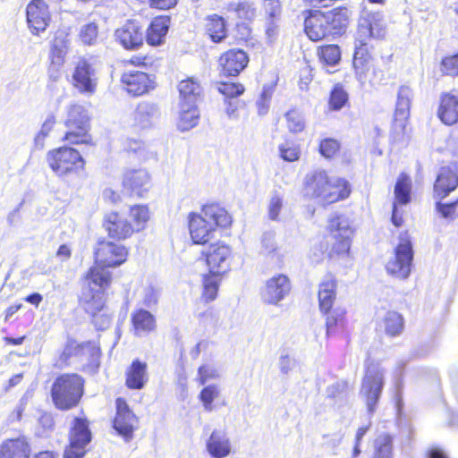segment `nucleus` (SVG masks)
Segmentation results:
<instances>
[{
	"label": "nucleus",
	"mask_w": 458,
	"mask_h": 458,
	"mask_svg": "<svg viewBox=\"0 0 458 458\" xmlns=\"http://www.w3.org/2000/svg\"><path fill=\"white\" fill-rule=\"evenodd\" d=\"M151 218L147 204H132L127 212L113 209L103 215L101 226L109 240L123 242L143 232Z\"/></svg>",
	"instance_id": "nucleus-1"
},
{
	"label": "nucleus",
	"mask_w": 458,
	"mask_h": 458,
	"mask_svg": "<svg viewBox=\"0 0 458 458\" xmlns=\"http://www.w3.org/2000/svg\"><path fill=\"white\" fill-rule=\"evenodd\" d=\"M232 223L228 211L216 203L203 205L200 213L191 212L188 215L189 233L195 245L207 244L216 229L230 227Z\"/></svg>",
	"instance_id": "nucleus-2"
},
{
	"label": "nucleus",
	"mask_w": 458,
	"mask_h": 458,
	"mask_svg": "<svg viewBox=\"0 0 458 458\" xmlns=\"http://www.w3.org/2000/svg\"><path fill=\"white\" fill-rule=\"evenodd\" d=\"M303 189L307 195L318 199L323 205H330L347 199L352 187L343 177H332L326 170L318 169L306 174Z\"/></svg>",
	"instance_id": "nucleus-3"
},
{
	"label": "nucleus",
	"mask_w": 458,
	"mask_h": 458,
	"mask_svg": "<svg viewBox=\"0 0 458 458\" xmlns=\"http://www.w3.org/2000/svg\"><path fill=\"white\" fill-rule=\"evenodd\" d=\"M86 379L75 372L58 374L50 387V397L55 408L61 411L75 409L85 394Z\"/></svg>",
	"instance_id": "nucleus-4"
},
{
	"label": "nucleus",
	"mask_w": 458,
	"mask_h": 458,
	"mask_svg": "<svg viewBox=\"0 0 458 458\" xmlns=\"http://www.w3.org/2000/svg\"><path fill=\"white\" fill-rule=\"evenodd\" d=\"M327 231L329 241L319 244V249L328 259H341L348 257L351 251L354 230L349 220L341 215H334L327 221Z\"/></svg>",
	"instance_id": "nucleus-5"
},
{
	"label": "nucleus",
	"mask_w": 458,
	"mask_h": 458,
	"mask_svg": "<svg viewBox=\"0 0 458 458\" xmlns=\"http://www.w3.org/2000/svg\"><path fill=\"white\" fill-rule=\"evenodd\" d=\"M46 161L57 176L79 174L85 170L86 161L81 152L71 146H60L47 151Z\"/></svg>",
	"instance_id": "nucleus-6"
},
{
	"label": "nucleus",
	"mask_w": 458,
	"mask_h": 458,
	"mask_svg": "<svg viewBox=\"0 0 458 458\" xmlns=\"http://www.w3.org/2000/svg\"><path fill=\"white\" fill-rule=\"evenodd\" d=\"M64 124L66 131L61 139L62 141L71 146L92 145L89 117L82 106H70Z\"/></svg>",
	"instance_id": "nucleus-7"
},
{
	"label": "nucleus",
	"mask_w": 458,
	"mask_h": 458,
	"mask_svg": "<svg viewBox=\"0 0 458 458\" xmlns=\"http://www.w3.org/2000/svg\"><path fill=\"white\" fill-rule=\"evenodd\" d=\"M373 47L366 38L357 37L354 41L352 68L357 80L362 83L373 84L377 81Z\"/></svg>",
	"instance_id": "nucleus-8"
},
{
	"label": "nucleus",
	"mask_w": 458,
	"mask_h": 458,
	"mask_svg": "<svg viewBox=\"0 0 458 458\" xmlns=\"http://www.w3.org/2000/svg\"><path fill=\"white\" fill-rule=\"evenodd\" d=\"M413 249L407 233L402 234L399 242L394 250V256L386 264L388 275L394 278L404 280L411 272Z\"/></svg>",
	"instance_id": "nucleus-9"
},
{
	"label": "nucleus",
	"mask_w": 458,
	"mask_h": 458,
	"mask_svg": "<svg viewBox=\"0 0 458 458\" xmlns=\"http://www.w3.org/2000/svg\"><path fill=\"white\" fill-rule=\"evenodd\" d=\"M79 302L85 306V312L90 317L91 323L97 330H104L110 326L112 316L105 312L106 293H102V291L83 292Z\"/></svg>",
	"instance_id": "nucleus-10"
},
{
	"label": "nucleus",
	"mask_w": 458,
	"mask_h": 458,
	"mask_svg": "<svg viewBox=\"0 0 458 458\" xmlns=\"http://www.w3.org/2000/svg\"><path fill=\"white\" fill-rule=\"evenodd\" d=\"M69 33L64 30H57L50 42L48 53L47 74L50 80L57 81L66 62L70 50Z\"/></svg>",
	"instance_id": "nucleus-11"
},
{
	"label": "nucleus",
	"mask_w": 458,
	"mask_h": 458,
	"mask_svg": "<svg viewBox=\"0 0 458 458\" xmlns=\"http://www.w3.org/2000/svg\"><path fill=\"white\" fill-rule=\"evenodd\" d=\"M114 407L115 413L112 420V427L125 442H130L139 428V418L124 397L115 398Z\"/></svg>",
	"instance_id": "nucleus-12"
},
{
	"label": "nucleus",
	"mask_w": 458,
	"mask_h": 458,
	"mask_svg": "<svg viewBox=\"0 0 458 458\" xmlns=\"http://www.w3.org/2000/svg\"><path fill=\"white\" fill-rule=\"evenodd\" d=\"M384 387V371L377 363L369 362L365 369L361 383V393L365 398L369 412L376 411Z\"/></svg>",
	"instance_id": "nucleus-13"
},
{
	"label": "nucleus",
	"mask_w": 458,
	"mask_h": 458,
	"mask_svg": "<svg viewBox=\"0 0 458 458\" xmlns=\"http://www.w3.org/2000/svg\"><path fill=\"white\" fill-rule=\"evenodd\" d=\"M120 242L100 239L97 242L93 251L94 262L106 268L120 267L126 262L129 248Z\"/></svg>",
	"instance_id": "nucleus-14"
},
{
	"label": "nucleus",
	"mask_w": 458,
	"mask_h": 458,
	"mask_svg": "<svg viewBox=\"0 0 458 458\" xmlns=\"http://www.w3.org/2000/svg\"><path fill=\"white\" fill-rule=\"evenodd\" d=\"M250 55L244 49L231 47L223 51L216 59V70L223 78H236L249 66Z\"/></svg>",
	"instance_id": "nucleus-15"
},
{
	"label": "nucleus",
	"mask_w": 458,
	"mask_h": 458,
	"mask_svg": "<svg viewBox=\"0 0 458 458\" xmlns=\"http://www.w3.org/2000/svg\"><path fill=\"white\" fill-rule=\"evenodd\" d=\"M233 259L232 248L224 242L211 243L206 250H201L199 259L208 267V272L225 275L230 270Z\"/></svg>",
	"instance_id": "nucleus-16"
},
{
	"label": "nucleus",
	"mask_w": 458,
	"mask_h": 458,
	"mask_svg": "<svg viewBox=\"0 0 458 458\" xmlns=\"http://www.w3.org/2000/svg\"><path fill=\"white\" fill-rule=\"evenodd\" d=\"M120 83L122 89L132 98L148 95L157 87L154 74L139 70L124 71L121 74Z\"/></svg>",
	"instance_id": "nucleus-17"
},
{
	"label": "nucleus",
	"mask_w": 458,
	"mask_h": 458,
	"mask_svg": "<svg viewBox=\"0 0 458 458\" xmlns=\"http://www.w3.org/2000/svg\"><path fill=\"white\" fill-rule=\"evenodd\" d=\"M122 191L130 199H141L150 191L153 182L146 169H128L122 176Z\"/></svg>",
	"instance_id": "nucleus-18"
},
{
	"label": "nucleus",
	"mask_w": 458,
	"mask_h": 458,
	"mask_svg": "<svg viewBox=\"0 0 458 458\" xmlns=\"http://www.w3.org/2000/svg\"><path fill=\"white\" fill-rule=\"evenodd\" d=\"M72 85L81 93L93 94L97 89L98 78L93 64L86 57H80L72 73Z\"/></svg>",
	"instance_id": "nucleus-19"
},
{
	"label": "nucleus",
	"mask_w": 458,
	"mask_h": 458,
	"mask_svg": "<svg viewBox=\"0 0 458 458\" xmlns=\"http://www.w3.org/2000/svg\"><path fill=\"white\" fill-rule=\"evenodd\" d=\"M52 21L49 6L44 0H30L26 6V22L30 32L39 36Z\"/></svg>",
	"instance_id": "nucleus-20"
},
{
	"label": "nucleus",
	"mask_w": 458,
	"mask_h": 458,
	"mask_svg": "<svg viewBox=\"0 0 458 458\" xmlns=\"http://www.w3.org/2000/svg\"><path fill=\"white\" fill-rule=\"evenodd\" d=\"M216 89L225 99V112L229 117L238 114V112L244 108L245 102L238 99L244 94L245 86L233 81H220L216 82Z\"/></svg>",
	"instance_id": "nucleus-21"
},
{
	"label": "nucleus",
	"mask_w": 458,
	"mask_h": 458,
	"mask_svg": "<svg viewBox=\"0 0 458 458\" xmlns=\"http://www.w3.org/2000/svg\"><path fill=\"white\" fill-rule=\"evenodd\" d=\"M116 41L128 51H136L144 45L142 26L136 20H127L114 32Z\"/></svg>",
	"instance_id": "nucleus-22"
},
{
	"label": "nucleus",
	"mask_w": 458,
	"mask_h": 458,
	"mask_svg": "<svg viewBox=\"0 0 458 458\" xmlns=\"http://www.w3.org/2000/svg\"><path fill=\"white\" fill-rule=\"evenodd\" d=\"M413 99L412 89L408 85L399 87L393 116V127L395 131L403 132L411 114Z\"/></svg>",
	"instance_id": "nucleus-23"
},
{
	"label": "nucleus",
	"mask_w": 458,
	"mask_h": 458,
	"mask_svg": "<svg viewBox=\"0 0 458 458\" xmlns=\"http://www.w3.org/2000/svg\"><path fill=\"white\" fill-rule=\"evenodd\" d=\"M101 355V350L98 344L93 341H86L79 343L74 339L69 340L62 353L60 354V360L67 363L71 358H85L89 363H92L99 359Z\"/></svg>",
	"instance_id": "nucleus-24"
},
{
	"label": "nucleus",
	"mask_w": 458,
	"mask_h": 458,
	"mask_svg": "<svg viewBox=\"0 0 458 458\" xmlns=\"http://www.w3.org/2000/svg\"><path fill=\"white\" fill-rule=\"evenodd\" d=\"M437 116L439 121L446 126H452L458 123L457 89L445 91L439 95Z\"/></svg>",
	"instance_id": "nucleus-25"
},
{
	"label": "nucleus",
	"mask_w": 458,
	"mask_h": 458,
	"mask_svg": "<svg viewBox=\"0 0 458 458\" xmlns=\"http://www.w3.org/2000/svg\"><path fill=\"white\" fill-rule=\"evenodd\" d=\"M81 280L86 291H102V293H106L107 289L111 286L113 276L107 268L94 262L84 273Z\"/></svg>",
	"instance_id": "nucleus-26"
},
{
	"label": "nucleus",
	"mask_w": 458,
	"mask_h": 458,
	"mask_svg": "<svg viewBox=\"0 0 458 458\" xmlns=\"http://www.w3.org/2000/svg\"><path fill=\"white\" fill-rule=\"evenodd\" d=\"M32 446L29 437L21 434L0 443V458H31Z\"/></svg>",
	"instance_id": "nucleus-27"
},
{
	"label": "nucleus",
	"mask_w": 458,
	"mask_h": 458,
	"mask_svg": "<svg viewBox=\"0 0 458 458\" xmlns=\"http://www.w3.org/2000/svg\"><path fill=\"white\" fill-rule=\"evenodd\" d=\"M291 281L284 274H277L265 284L262 295L268 304H277L291 292Z\"/></svg>",
	"instance_id": "nucleus-28"
},
{
	"label": "nucleus",
	"mask_w": 458,
	"mask_h": 458,
	"mask_svg": "<svg viewBox=\"0 0 458 458\" xmlns=\"http://www.w3.org/2000/svg\"><path fill=\"white\" fill-rule=\"evenodd\" d=\"M203 31L211 43L221 44L228 38L229 24L224 16L211 13L204 18Z\"/></svg>",
	"instance_id": "nucleus-29"
},
{
	"label": "nucleus",
	"mask_w": 458,
	"mask_h": 458,
	"mask_svg": "<svg viewBox=\"0 0 458 458\" xmlns=\"http://www.w3.org/2000/svg\"><path fill=\"white\" fill-rule=\"evenodd\" d=\"M171 26V16L160 14L153 17L147 27L145 39L150 47H159L165 42Z\"/></svg>",
	"instance_id": "nucleus-30"
},
{
	"label": "nucleus",
	"mask_w": 458,
	"mask_h": 458,
	"mask_svg": "<svg viewBox=\"0 0 458 458\" xmlns=\"http://www.w3.org/2000/svg\"><path fill=\"white\" fill-rule=\"evenodd\" d=\"M386 27L380 12H369L361 17L358 26V37L366 38L367 41L372 38H380L385 36Z\"/></svg>",
	"instance_id": "nucleus-31"
},
{
	"label": "nucleus",
	"mask_w": 458,
	"mask_h": 458,
	"mask_svg": "<svg viewBox=\"0 0 458 458\" xmlns=\"http://www.w3.org/2000/svg\"><path fill=\"white\" fill-rule=\"evenodd\" d=\"M458 187V175L450 166H442L433 184V197L443 200Z\"/></svg>",
	"instance_id": "nucleus-32"
},
{
	"label": "nucleus",
	"mask_w": 458,
	"mask_h": 458,
	"mask_svg": "<svg viewBox=\"0 0 458 458\" xmlns=\"http://www.w3.org/2000/svg\"><path fill=\"white\" fill-rule=\"evenodd\" d=\"M337 280L332 273H327L318 284V301L321 313H328L336 300Z\"/></svg>",
	"instance_id": "nucleus-33"
},
{
	"label": "nucleus",
	"mask_w": 458,
	"mask_h": 458,
	"mask_svg": "<svg viewBox=\"0 0 458 458\" xmlns=\"http://www.w3.org/2000/svg\"><path fill=\"white\" fill-rule=\"evenodd\" d=\"M206 449L212 458H225L233 453L230 438L225 432L217 429L208 437Z\"/></svg>",
	"instance_id": "nucleus-34"
},
{
	"label": "nucleus",
	"mask_w": 458,
	"mask_h": 458,
	"mask_svg": "<svg viewBox=\"0 0 458 458\" xmlns=\"http://www.w3.org/2000/svg\"><path fill=\"white\" fill-rule=\"evenodd\" d=\"M148 381V364L138 359L125 371V386L130 390H141Z\"/></svg>",
	"instance_id": "nucleus-35"
},
{
	"label": "nucleus",
	"mask_w": 458,
	"mask_h": 458,
	"mask_svg": "<svg viewBox=\"0 0 458 458\" xmlns=\"http://www.w3.org/2000/svg\"><path fill=\"white\" fill-rule=\"evenodd\" d=\"M131 325L137 336L153 332L157 327L155 316L144 309H136L131 314Z\"/></svg>",
	"instance_id": "nucleus-36"
},
{
	"label": "nucleus",
	"mask_w": 458,
	"mask_h": 458,
	"mask_svg": "<svg viewBox=\"0 0 458 458\" xmlns=\"http://www.w3.org/2000/svg\"><path fill=\"white\" fill-rule=\"evenodd\" d=\"M178 91L180 95L179 104L196 105L203 94L199 81L194 77L182 80L178 83Z\"/></svg>",
	"instance_id": "nucleus-37"
},
{
	"label": "nucleus",
	"mask_w": 458,
	"mask_h": 458,
	"mask_svg": "<svg viewBox=\"0 0 458 458\" xmlns=\"http://www.w3.org/2000/svg\"><path fill=\"white\" fill-rule=\"evenodd\" d=\"M347 311L344 308L332 309L328 313H322L325 316L326 337L329 338L343 330L346 325Z\"/></svg>",
	"instance_id": "nucleus-38"
},
{
	"label": "nucleus",
	"mask_w": 458,
	"mask_h": 458,
	"mask_svg": "<svg viewBox=\"0 0 458 458\" xmlns=\"http://www.w3.org/2000/svg\"><path fill=\"white\" fill-rule=\"evenodd\" d=\"M225 275L208 272L202 276V291L200 299L209 303L217 298L222 278Z\"/></svg>",
	"instance_id": "nucleus-39"
},
{
	"label": "nucleus",
	"mask_w": 458,
	"mask_h": 458,
	"mask_svg": "<svg viewBox=\"0 0 458 458\" xmlns=\"http://www.w3.org/2000/svg\"><path fill=\"white\" fill-rule=\"evenodd\" d=\"M91 437L89 420L86 417H74L69 429V441L89 445Z\"/></svg>",
	"instance_id": "nucleus-40"
},
{
	"label": "nucleus",
	"mask_w": 458,
	"mask_h": 458,
	"mask_svg": "<svg viewBox=\"0 0 458 458\" xmlns=\"http://www.w3.org/2000/svg\"><path fill=\"white\" fill-rule=\"evenodd\" d=\"M412 182L409 175L404 173L399 174L394 189V200L393 205L403 206L411 200Z\"/></svg>",
	"instance_id": "nucleus-41"
},
{
	"label": "nucleus",
	"mask_w": 458,
	"mask_h": 458,
	"mask_svg": "<svg viewBox=\"0 0 458 458\" xmlns=\"http://www.w3.org/2000/svg\"><path fill=\"white\" fill-rule=\"evenodd\" d=\"M180 113L177 121V127L180 131H185L195 127L199 119V112L197 105L179 104Z\"/></svg>",
	"instance_id": "nucleus-42"
},
{
	"label": "nucleus",
	"mask_w": 458,
	"mask_h": 458,
	"mask_svg": "<svg viewBox=\"0 0 458 458\" xmlns=\"http://www.w3.org/2000/svg\"><path fill=\"white\" fill-rule=\"evenodd\" d=\"M346 106H350L349 94L342 83H335L329 92L327 108L336 112Z\"/></svg>",
	"instance_id": "nucleus-43"
},
{
	"label": "nucleus",
	"mask_w": 458,
	"mask_h": 458,
	"mask_svg": "<svg viewBox=\"0 0 458 458\" xmlns=\"http://www.w3.org/2000/svg\"><path fill=\"white\" fill-rule=\"evenodd\" d=\"M317 56L324 65L335 66L341 61L342 51L337 44H325L318 47Z\"/></svg>",
	"instance_id": "nucleus-44"
},
{
	"label": "nucleus",
	"mask_w": 458,
	"mask_h": 458,
	"mask_svg": "<svg viewBox=\"0 0 458 458\" xmlns=\"http://www.w3.org/2000/svg\"><path fill=\"white\" fill-rule=\"evenodd\" d=\"M382 327L388 336H397L404 328V319L398 312L388 311L382 319Z\"/></svg>",
	"instance_id": "nucleus-45"
},
{
	"label": "nucleus",
	"mask_w": 458,
	"mask_h": 458,
	"mask_svg": "<svg viewBox=\"0 0 458 458\" xmlns=\"http://www.w3.org/2000/svg\"><path fill=\"white\" fill-rule=\"evenodd\" d=\"M285 127L291 134H298L305 131L306 123L301 111L293 107L284 114Z\"/></svg>",
	"instance_id": "nucleus-46"
},
{
	"label": "nucleus",
	"mask_w": 458,
	"mask_h": 458,
	"mask_svg": "<svg viewBox=\"0 0 458 458\" xmlns=\"http://www.w3.org/2000/svg\"><path fill=\"white\" fill-rule=\"evenodd\" d=\"M227 10L235 13V17L242 21H251L256 13L253 3L249 1H239L230 3Z\"/></svg>",
	"instance_id": "nucleus-47"
},
{
	"label": "nucleus",
	"mask_w": 458,
	"mask_h": 458,
	"mask_svg": "<svg viewBox=\"0 0 458 458\" xmlns=\"http://www.w3.org/2000/svg\"><path fill=\"white\" fill-rule=\"evenodd\" d=\"M318 149L326 159H333L340 154L342 144L336 138L326 137L319 140Z\"/></svg>",
	"instance_id": "nucleus-48"
},
{
	"label": "nucleus",
	"mask_w": 458,
	"mask_h": 458,
	"mask_svg": "<svg viewBox=\"0 0 458 458\" xmlns=\"http://www.w3.org/2000/svg\"><path fill=\"white\" fill-rule=\"evenodd\" d=\"M278 154L281 159L293 163L301 158V147L291 140H285L278 146Z\"/></svg>",
	"instance_id": "nucleus-49"
},
{
	"label": "nucleus",
	"mask_w": 458,
	"mask_h": 458,
	"mask_svg": "<svg viewBox=\"0 0 458 458\" xmlns=\"http://www.w3.org/2000/svg\"><path fill=\"white\" fill-rule=\"evenodd\" d=\"M435 209L441 218L454 221L458 217V197L447 202L437 199Z\"/></svg>",
	"instance_id": "nucleus-50"
},
{
	"label": "nucleus",
	"mask_w": 458,
	"mask_h": 458,
	"mask_svg": "<svg viewBox=\"0 0 458 458\" xmlns=\"http://www.w3.org/2000/svg\"><path fill=\"white\" fill-rule=\"evenodd\" d=\"M220 395V389L217 385L212 384L206 386L199 394V399L202 403L204 409L211 411L214 409V401Z\"/></svg>",
	"instance_id": "nucleus-51"
},
{
	"label": "nucleus",
	"mask_w": 458,
	"mask_h": 458,
	"mask_svg": "<svg viewBox=\"0 0 458 458\" xmlns=\"http://www.w3.org/2000/svg\"><path fill=\"white\" fill-rule=\"evenodd\" d=\"M439 68L443 75L458 76V52L444 56L440 62Z\"/></svg>",
	"instance_id": "nucleus-52"
},
{
	"label": "nucleus",
	"mask_w": 458,
	"mask_h": 458,
	"mask_svg": "<svg viewBox=\"0 0 458 458\" xmlns=\"http://www.w3.org/2000/svg\"><path fill=\"white\" fill-rule=\"evenodd\" d=\"M98 27L96 22H89L81 27L79 38L84 45H93L97 41Z\"/></svg>",
	"instance_id": "nucleus-53"
},
{
	"label": "nucleus",
	"mask_w": 458,
	"mask_h": 458,
	"mask_svg": "<svg viewBox=\"0 0 458 458\" xmlns=\"http://www.w3.org/2000/svg\"><path fill=\"white\" fill-rule=\"evenodd\" d=\"M154 63L155 58L150 54H136L124 61L125 65L138 68H148L153 66Z\"/></svg>",
	"instance_id": "nucleus-54"
},
{
	"label": "nucleus",
	"mask_w": 458,
	"mask_h": 458,
	"mask_svg": "<svg viewBox=\"0 0 458 458\" xmlns=\"http://www.w3.org/2000/svg\"><path fill=\"white\" fill-rule=\"evenodd\" d=\"M234 42L237 45L245 44L252 38V29L245 21L235 24Z\"/></svg>",
	"instance_id": "nucleus-55"
},
{
	"label": "nucleus",
	"mask_w": 458,
	"mask_h": 458,
	"mask_svg": "<svg viewBox=\"0 0 458 458\" xmlns=\"http://www.w3.org/2000/svg\"><path fill=\"white\" fill-rule=\"evenodd\" d=\"M56 123L55 115L51 114L47 116V118L44 121L41 125L39 131L37 133L35 137V143L40 145V148H44V140L52 131L55 124Z\"/></svg>",
	"instance_id": "nucleus-56"
},
{
	"label": "nucleus",
	"mask_w": 458,
	"mask_h": 458,
	"mask_svg": "<svg viewBox=\"0 0 458 458\" xmlns=\"http://www.w3.org/2000/svg\"><path fill=\"white\" fill-rule=\"evenodd\" d=\"M218 377L216 369L209 364H203L198 369L197 381L199 385L204 386L208 381Z\"/></svg>",
	"instance_id": "nucleus-57"
},
{
	"label": "nucleus",
	"mask_w": 458,
	"mask_h": 458,
	"mask_svg": "<svg viewBox=\"0 0 458 458\" xmlns=\"http://www.w3.org/2000/svg\"><path fill=\"white\" fill-rule=\"evenodd\" d=\"M87 444L69 441L64 452V458H83L87 453Z\"/></svg>",
	"instance_id": "nucleus-58"
},
{
	"label": "nucleus",
	"mask_w": 458,
	"mask_h": 458,
	"mask_svg": "<svg viewBox=\"0 0 458 458\" xmlns=\"http://www.w3.org/2000/svg\"><path fill=\"white\" fill-rule=\"evenodd\" d=\"M314 78L313 68L306 64L300 68L298 75V86L301 90H308Z\"/></svg>",
	"instance_id": "nucleus-59"
},
{
	"label": "nucleus",
	"mask_w": 458,
	"mask_h": 458,
	"mask_svg": "<svg viewBox=\"0 0 458 458\" xmlns=\"http://www.w3.org/2000/svg\"><path fill=\"white\" fill-rule=\"evenodd\" d=\"M272 98V90L268 87H265L259 96V99L257 103L258 111L259 114H267L269 106V103Z\"/></svg>",
	"instance_id": "nucleus-60"
},
{
	"label": "nucleus",
	"mask_w": 458,
	"mask_h": 458,
	"mask_svg": "<svg viewBox=\"0 0 458 458\" xmlns=\"http://www.w3.org/2000/svg\"><path fill=\"white\" fill-rule=\"evenodd\" d=\"M283 207V199L278 196L275 195L270 199V204L268 207V216L269 218L272 220H277L279 217L280 211Z\"/></svg>",
	"instance_id": "nucleus-61"
},
{
	"label": "nucleus",
	"mask_w": 458,
	"mask_h": 458,
	"mask_svg": "<svg viewBox=\"0 0 458 458\" xmlns=\"http://www.w3.org/2000/svg\"><path fill=\"white\" fill-rule=\"evenodd\" d=\"M199 321L204 324L216 325L218 322V314L214 307H209L207 310L200 312L198 315Z\"/></svg>",
	"instance_id": "nucleus-62"
},
{
	"label": "nucleus",
	"mask_w": 458,
	"mask_h": 458,
	"mask_svg": "<svg viewBox=\"0 0 458 458\" xmlns=\"http://www.w3.org/2000/svg\"><path fill=\"white\" fill-rule=\"evenodd\" d=\"M373 458H392V444L390 440H386L380 444L374 454Z\"/></svg>",
	"instance_id": "nucleus-63"
},
{
	"label": "nucleus",
	"mask_w": 458,
	"mask_h": 458,
	"mask_svg": "<svg viewBox=\"0 0 458 458\" xmlns=\"http://www.w3.org/2000/svg\"><path fill=\"white\" fill-rule=\"evenodd\" d=\"M349 388V383L346 380L335 383L329 387V396L336 398L344 394Z\"/></svg>",
	"instance_id": "nucleus-64"
}]
</instances>
